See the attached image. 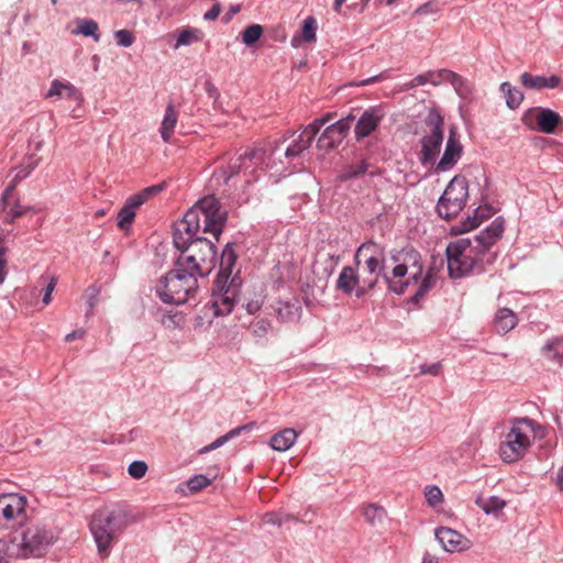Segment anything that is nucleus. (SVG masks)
<instances>
[{
  "mask_svg": "<svg viewBox=\"0 0 563 563\" xmlns=\"http://www.w3.org/2000/svg\"><path fill=\"white\" fill-rule=\"evenodd\" d=\"M503 232V222L495 220L473 239L460 238L450 242L445 251L450 277L462 278L476 266H482L484 263L493 264L496 255L489 251L501 238Z\"/></svg>",
  "mask_w": 563,
  "mask_h": 563,
  "instance_id": "1",
  "label": "nucleus"
},
{
  "mask_svg": "<svg viewBox=\"0 0 563 563\" xmlns=\"http://www.w3.org/2000/svg\"><path fill=\"white\" fill-rule=\"evenodd\" d=\"M391 260L394 267L390 272H384L383 275L388 289L397 295H402L410 287H417L411 301L418 305L424 295L434 287L435 273L432 268L424 273L422 256L415 249H404Z\"/></svg>",
  "mask_w": 563,
  "mask_h": 563,
  "instance_id": "2",
  "label": "nucleus"
},
{
  "mask_svg": "<svg viewBox=\"0 0 563 563\" xmlns=\"http://www.w3.org/2000/svg\"><path fill=\"white\" fill-rule=\"evenodd\" d=\"M227 222V212L221 209L214 196L200 199L184 218L174 225L173 240L175 246H184L197 238L199 232L211 233L219 239Z\"/></svg>",
  "mask_w": 563,
  "mask_h": 563,
  "instance_id": "3",
  "label": "nucleus"
},
{
  "mask_svg": "<svg viewBox=\"0 0 563 563\" xmlns=\"http://www.w3.org/2000/svg\"><path fill=\"white\" fill-rule=\"evenodd\" d=\"M227 222V212L221 209L214 196L200 199L184 218L174 225L173 240L175 246H184L197 238L199 232L211 233L219 239Z\"/></svg>",
  "mask_w": 563,
  "mask_h": 563,
  "instance_id": "4",
  "label": "nucleus"
},
{
  "mask_svg": "<svg viewBox=\"0 0 563 563\" xmlns=\"http://www.w3.org/2000/svg\"><path fill=\"white\" fill-rule=\"evenodd\" d=\"M544 437V429L532 419L516 418L499 444V455L505 463L521 460L536 439Z\"/></svg>",
  "mask_w": 563,
  "mask_h": 563,
  "instance_id": "5",
  "label": "nucleus"
},
{
  "mask_svg": "<svg viewBox=\"0 0 563 563\" xmlns=\"http://www.w3.org/2000/svg\"><path fill=\"white\" fill-rule=\"evenodd\" d=\"M197 288V276L177 263L175 269L158 280L156 294L166 303L183 305L194 296Z\"/></svg>",
  "mask_w": 563,
  "mask_h": 563,
  "instance_id": "6",
  "label": "nucleus"
},
{
  "mask_svg": "<svg viewBox=\"0 0 563 563\" xmlns=\"http://www.w3.org/2000/svg\"><path fill=\"white\" fill-rule=\"evenodd\" d=\"M181 251L177 263L196 276H208L216 266L217 252L212 242L205 238H194L184 246H176Z\"/></svg>",
  "mask_w": 563,
  "mask_h": 563,
  "instance_id": "7",
  "label": "nucleus"
},
{
  "mask_svg": "<svg viewBox=\"0 0 563 563\" xmlns=\"http://www.w3.org/2000/svg\"><path fill=\"white\" fill-rule=\"evenodd\" d=\"M53 540L51 530L41 525H32L23 531L20 539L14 538L9 543L0 540V553L3 552L8 558H27L40 554Z\"/></svg>",
  "mask_w": 563,
  "mask_h": 563,
  "instance_id": "8",
  "label": "nucleus"
},
{
  "mask_svg": "<svg viewBox=\"0 0 563 563\" xmlns=\"http://www.w3.org/2000/svg\"><path fill=\"white\" fill-rule=\"evenodd\" d=\"M126 527V514L121 509L98 510L90 522V530L102 558L110 553L115 534Z\"/></svg>",
  "mask_w": 563,
  "mask_h": 563,
  "instance_id": "9",
  "label": "nucleus"
},
{
  "mask_svg": "<svg viewBox=\"0 0 563 563\" xmlns=\"http://www.w3.org/2000/svg\"><path fill=\"white\" fill-rule=\"evenodd\" d=\"M355 260L360 269L362 285L358 288V298H362L368 290L373 289L380 275H384V253L374 242L362 244L355 254Z\"/></svg>",
  "mask_w": 563,
  "mask_h": 563,
  "instance_id": "10",
  "label": "nucleus"
},
{
  "mask_svg": "<svg viewBox=\"0 0 563 563\" xmlns=\"http://www.w3.org/2000/svg\"><path fill=\"white\" fill-rule=\"evenodd\" d=\"M468 197V184L465 177L455 176L439 199L437 210L441 218L450 220L464 208Z\"/></svg>",
  "mask_w": 563,
  "mask_h": 563,
  "instance_id": "11",
  "label": "nucleus"
},
{
  "mask_svg": "<svg viewBox=\"0 0 563 563\" xmlns=\"http://www.w3.org/2000/svg\"><path fill=\"white\" fill-rule=\"evenodd\" d=\"M27 498L11 493L0 495V528L10 529L26 520Z\"/></svg>",
  "mask_w": 563,
  "mask_h": 563,
  "instance_id": "12",
  "label": "nucleus"
},
{
  "mask_svg": "<svg viewBox=\"0 0 563 563\" xmlns=\"http://www.w3.org/2000/svg\"><path fill=\"white\" fill-rule=\"evenodd\" d=\"M426 124L430 132L421 140L422 164L433 163L440 153L443 142V118L435 111L429 113Z\"/></svg>",
  "mask_w": 563,
  "mask_h": 563,
  "instance_id": "13",
  "label": "nucleus"
},
{
  "mask_svg": "<svg viewBox=\"0 0 563 563\" xmlns=\"http://www.w3.org/2000/svg\"><path fill=\"white\" fill-rule=\"evenodd\" d=\"M161 185L150 186L140 192L129 197L118 212V227L120 230H128L134 221L136 210L148 199L161 192Z\"/></svg>",
  "mask_w": 563,
  "mask_h": 563,
  "instance_id": "14",
  "label": "nucleus"
},
{
  "mask_svg": "<svg viewBox=\"0 0 563 563\" xmlns=\"http://www.w3.org/2000/svg\"><path fill=\"white\" fill-rule=\"evenodd\" d=\"M265 152L262 148L246 150L238 157L231 159L228 166V179L240 173L251 175L264 162Z\"/></svg>",
  "mask_w": 563,
  "mask_h": 563,
  "instance_id": "15",
  "label": "nucleus"
},
{
  "mask_svg": "<svg viewBox=\"0 0 563 563\" xmlns=\"http://www.w3.org/2000/svg\"><path fill=\"white\" fill-rule=\"evenodd\" d=\"M354 117L349 115L328 126L318 140V147L332 150L338 146L351 129Z\"/></svg>",
  "mask_w": 563,
  "mask_h": 563,
  "instance_id": "16",
  "label": "nucleus"
},
{
  "mask_svg": "<svg viewBox=\"0 0 563 563\" xmlns=\"http://www.w3.org/2000/svg\"><path fill=\"white\" fill-rule=\"evenodd\" d=\"M463 152V146L460 142L457 132L454 128L450 130L446 141L444 153L439 161L435 169L438 172H446L451 169L460 159Z\"/></svg>",
  "mask_w": 563,
  "mask_h": 563,
  "instance_id": "17",
  "label": "nucleus"
},
{
  "mask_svg": "<svg viewBox=\"0 0 563 563\" xmlns=\"http://www.w3.org/2000/svg\"><path fill=\"white\" fill-rule=\"evenodd\" d=\"M435 538L448 552L463 551L470 548V541L451 528H438L435 530Z\"/></svg>",
  "mask_w": 563,
  "mask_h": 563,
  "instance_id": "18",
  "label": "nucleus"
},
{
  "mask_svg": "<svg viewBox=\"0 0 563 563\" xmlns=\"http://www.w3.org/2000/svg\"><path fill=\"white\" fill-rule=\"evenodd\" d=\"M216 287L220 292L213 303L216 307V313L221 316L229 314L232 311L236 296L234 279H232L229 285L224 282L220 285L216 283Z\"/></svg>",
  "mask_w": 563,
  "mask_h": 563,
  "instance_id": "19",
  "label": "nucleus"
},
{
  "mask_svg": "<svg viewBox=\"0 0 563 563\" xmlns=\"http://www.w3.org/2000/svg\"><path fill=\"white\" fill-rule=\"evenodd\" d=\"M383 114L376 108L366 110L355 125V136L357 140L368 136L379 125Z\"/></svg>",
  "mask_w": 563,
  "mask_h": 563,
  "instance_id": "20",
  "label": "nucleus"
},
{
  "mask_svg": "<svg viewBox=\"0 0 563 563\" xmlns=\"http://www.w3.org/2000/svg\"><path fill=\"white\" fill-rule=\"evenodd\" d=\"M520 82L523 87H526L528 89H536V90H541V89H545V88L554 89L560 86L561 77H559L556 75H552L550 77H544V76L532 75L530 73H523L520 76Z\"/></svg>",
  "mask_w": 563,
  "mask_h": 563,
  "instance_id": "21",
  "label": "nucleus"
},
{
  "mask_svg": "<svg viewBox=\"0 0 563 563\" xmlns=\"http://www.w3.org/2000/svg\"><path fill=\"white\" fill-rule=\"evenodd\" d=\"M362 285L361 277L351 266L342 268L339 278L336 280V288L346 295L352 292L358 298V288Z\"/></svg>",
  "mask_w": 563,
  "mask_h": 563,
  "instance_id": "22",
  "label": "nucleus"
},
{
  "mask_svg": "<svg viewBox=\"0 0 563 563\" xmlns=\"http://www.w3.org/2000/svg\"><path fill=\"white\" fill-rule=\"evenodd\" d=\"M536 119L539 130L548 134L554 133L558 125L563 123L560 114L551 109H539Z\"/></svg>",
  "mask_w": 563,
  "mask_h": 563,
  "instance_id": "23",
  "label": "nucleus"
},
{
  "mask_svg": "<svg viewBox=\"0 0 563 563\" xmlns=\"http://www.w3.org/2000/svg\"><path fill=\"white\" fill-rule=\"evenodd\" d=\"M236 262V254L230 244H227L220 260V271L217 276V284L220 285L222 282L228 283L231 276L232 268Z\"/></svg>",
  "mask_w": 563,
  "mask_h": 563,
  "instance_id": "24",
  "label": "nucleus"
},
{
  "mask_svg": "<svg viewBox=\"0 0 563 563\" xmlns=\"http://www.w3.org/2000/svg\"><path fill=\"white\" fill-rule=\"evenodd\" d=\"M517 316L508 308H500L495 316L494 327L496 332L506 334L517 325Z\"/></svg>",
  "mask_w": 563,
  "mask_h": 563,
  "instance_id": "25",
  "label": "nucleus"
},
{
  "mask_svg": "<svg viewBox=\"0 0 563 563\" xmlns=\"http://www.w3.org/2000/svg\"><path fill=\"white\" fill-rule=\"evenodd\" d=\"M298 438L295 429L286 428L271 438V446L275 451L284 452L290 449Z\"/></svg>",
  "mask_w": 563,
  "mask_h": 563,
  "instance_id": "26",
  "label": "nucleus"
},
{
  "mask_svg": "<svg viewBox=\"0 0 563 563\" xmlns=\"http://www.w3.org/2000/svg\"><path fill=\"white\" fill-rule=\"evenodd\" d=\"M177 120L178 112L176 111L173 103H168L159 129L161 136L164 140V142L170 141L174 134L175 126L177 124Z\"/></svg>",
  "mask_w": 563,
  "mask_h": 563,
  "instance_id": "27",
  "label": "nucleus"
},
{
  "mask_svg": "<svg viewBox=\"0 0 563 563\" xmlns=\"http://www.w3.org/2000/svg\"><path fill=\"white\" fill-rule=\"evenodd\" d=\"M316 135L310 136L309 132V125H307L301 134L298 136V140H296L291 145H289L286 150V156L287 157H295L299 155L302 151L308 148Z\"/></svg>",
  "mask_w": 563,
  "mask_h": 563,
  "instance_id": "28",
  "label": "nucleus"
},
{
  "mask_svg": "<svg viewBox=\"0 0 563 563\" xmlns=\"http://www.w3.org/2000/svg\"><path fill=\"white\" fill-rule=\"evenodd\" d=\"M254 426H255V423L251 422V423L234 428L231 431H229L227 434L214 440L209 445H206L205 448H202L199 452L202 454V453H207L212 450H216V449L220 448L221 445H223L224 443H227L232 438L240 435L243 431L252 430L254 428Z\"/></svg>",
  "mask_w": 563,
  "mask_h": 563,
  "instance_id": "29",
  "label": "nucleus"
},
{
  "mask_svg": "<svg viewBox=\"0 0 563 563\" xmlns=\"http://www.w3.org/2000/svg\"><path fill=\"white\" fill-rule=\"evenodd\" d=\"M475 503L487 515L498 516L506 507V501L497 496L489 498L478 497Z\"/></svg>",
  "mask_w": 563,
  "mask_h": 563,
  "instance_id": "30",
  "label": "nucleus"
},
{
  "mask_svg": "<svg viewBox=\"0 0 563 563\" xmlns=\"http://www.w3.org/2000/svg\"><path fill=\"white\" fill-rule=\"evenodd\" d=\"M543 355L558 363L563 362V338H554L542 347Z\"/></svg>",
  "mask_w": 563,
  "mask_h": 563,
  "instance_id": "31",
  "label": "nucleus"
},
{
  "mask_svg": "<svg viewBox=\"0 0 563 563\" xmlns=\"http://www.w3.org/2000/svg\"><path fill=\"white\" fill-rule=\"evenodd\" d=\"M77 30L73 31L74 34H82L84 36H92L96 42L100 40L98 33L99 26L95 20L91 19H78L76 21Z\"/></svg>",
  "mask_w": 563,
  "mask_h": 563,
  "instance_id": "32",
  "label": "nucleus"
},
{
  "mask_svg": "<svg viewBox=\"0 0 563 563\" xmlns=\"http://www.w3.org/2000/svg\"><path fill=\"white\" fill-rule=\"evenodd\" d=\"M363 516L369 525L376 526L384 521L386 510L380 506L371 504L363 508Z\"/></svg>",
  "mask_w": 563,
  "mask_h": 563,
  "instance_id": "33",
  "label": "nucleus"
},
{
  "mask_svg": "<svg viewBox=\"0 0 563 563\" xmlns=\"http://www.w3.org/2000/svg\"><path fill=\"white\" fill-rule=\"evenodd\" d=\"M501 91L506 93V102L510 109H516L523 100V93L516 87L508 82H503L500 86Z\"/></svg>",
  "mask_w": 563,
  "mask_h": 563,
  "instance_id": "34",
  "label": "nucleus"
},
{
  "mask_svg": "<svg viewBox=\"0 0 563 563\" xmlns=\"http://www.w3.org/2000/svg\"><path fill=\"white\" fill-rule=\"evenodd\" d=\"M202 33L198 29H184L180 31L175 48H178L181 45H190L195 42L201 41Z\"/></svg>",
  "mask_w": 563,
  "mask_h": 563,
  "instance_id": "35",
  "label": "nucleus"
},
{
  "mask_svg": "<svg viewBox=\"0 0 563 563\" xmlns=\"http://www.w3.org/2000/svg\"><path fill=\"white\" fill-rule=\"evenodd\" d=\"M263 34V27L260 24L249 25L242 33V41L245 45L251 46L260 40Z\"/></svg>",
  "mask_w": 563,
  "mask_h": 563,
  "instance_id": "36",
  "label": "nucleus"
},
{
  "mask_svg": "<svg viewBox=\"0 0 563 563\" xmlns=\"http://www.w3.org/2000/svg\"><path fill=\"white\" fill-rule=\"evenodd\" d=\"M367 163L362 161L355 165H350L346 167V169L341 174L340 178L342 180H347V179H351V178H356L363 174L366 173L367 170Z\"/></svg>",
  "mask_w": 563,
  "mask_h": 563,
  "instance_id": "37",
  "label": "nucleus"
},
{
  "mask_svg": "<svg viewBox=\"0 0 563 563\" xmlns=\"http://www.w3.org/2000/svg\"><path fill=\"white\" fill-rule=\"evenodd\" d=\"M317 22L312 16L303 21L301 29V37L305 42H313L316 40Z\"/></svg>",
  "mask_w": 563,
  "mask_h": 563,
  "instance_id": "38",
  "label": "nucleus"
},
{
  "mask_svg": "<svg viewBox=\"0 0 563 563\" xmlns=\"http://www.w3.org/2000/svg\"><path fill=\"white\" fill-rule=\"evenodd\" d=\"M448 82L454 87L461 97H466L471 92L468 82L456 73H454V78H450Z\"/></svg>",
  "mask_w": 563,
  "mask_h": 563,
  "instance_id": "39",
  "label": "nucleus"
},
{
  "mask_svg": "<svg viewBox=\"0 0 563 563\" xmlns=\"http://www.w3.org/2000/svg\"><path fill=\"white\" fill-rule=\"evenodd\" d=\"M117 44L122 47H130L135 42L134 34L129 30H118L114 32Z\"/></svg>",
  "mask_w": 563,
  "mask_h": 563,
  "instance_id": "40",
  "label": "nucleus"
},
{
  "mask_svg": "<svg viewBox=\"0 0 563 563\" xmlns=\"http://www.w3.org/2000/svg\"><path fill=\"white\" fill-rule=\"evenodd\" d=\"M147 464L143 461H134L129 465L128 473L131 477L140 479L147 472Z\"/></svg>",
  "mask_w": 563,
  "mask_h": 563,
  "instance_id": "41",
  "label": "nucleus"
},
{
  "mask_svg": "<svg viewBox=\"0 0 563 563\" xmlns=\"http://www.w3.org/2000/svg\"><path fill=\"white\" fill-rule=\"evenodd\" d=\"M211 481L203 475H196L190 478L187 483L188 488L191 492H200L210 485Z\"/></svg>",
  "mask_w": 563,
  "mask_h": 563,
  "instance_id": "42",
  "label": "nucleus"
},
{
  "mask_svg": "<svg viewBox=\"0 0 563 563\" xmlns=\"http://www.w3.org/2000/svg\"><path fill=\"white\" fill-rule=\"evenodd\" d=\"M431 84L437 86L444 81H449L450 78H454V71L449 69H441L438 71H429Z\"/></svg>",
  "mask_w": 563,
  "mask_h": 563,
  "instance_id": "43",
  "label": "nucleus"
},
{
  "mask_svg": "<svg viewBox=\"0 0 563 563\" xmlns=\"http://www.w3.org/2000/svg\"><path fill=\"white\" fill-rule=\"evenodd\" d=\"M426 499L430 506L434 507L442 501L443 494L439 487L431 486L426 490Z\"/></svg>",
  "mask_w": 563,
  "mask_h": 563,
  "instance_id": "44",
  "label": "nucleus"
},
{
  "mask_svg": "<svg viewBox=\"0 0 563 563\" xmlns=\"http://www.w3.org/2000/svg\"><path fill=\"white\" fill-rule=\"evenodd\" d=\"M440 11V5L438 1H429L427 3L421 4L415 10V14L418 15H428V14H434Z\"/></svg>",
  "mask_w": 563,
  "mask_h": 563,
  "instance_id": "45",
  "label": "nucleus"
},
{
  "mask_svg": "<svg viewBox=\"0 0 563 563\" xmlns=\"http://www.w3.org/2000/svg\"><path fill=\"white\" fill-rule=\"evenodd\" d=\"M290 519H294V517L289 516V515L284 516L278 512H267L263 517V520L265 523L277 525V526L283 525V522L288 521Z\"/></svg>",
  "mask_w": 563,
  "mask_h": 563,
  "instance_id": "46",
  "label": "nucleus"
},
{
  "mask_svg": "<svg viewBox=\"0 0 563 563\" xmlns=\"http://www.w3.org/2000/svg\"><path fill=\"white\" fill-rule=\"evenodd\" d=\"M7 266V247L4 246L3 241L0 240V284L5 280L8 274Z\"/></svg>",
  "mask_w": 563,
  "mask_h": 563,
  "instance_id": "47",
  "label": "nucleus"
},
{
  "mask_svg": "<svg viewBox=\"0 0 563 563\" xmlns=\"http://www.w3.org/2000/svg\"><path fill=\"white\" fill-rule=\"evenodd\" d=\"M332 113H327L324 117L314 120L309 124V132L311 135H317L320 129L332 119Z\"/></svg>",
  "mask_w": 563,
  "mask_h": 563,
  "instance_id": "48",
  "label": "nucleus"
},
{
  "mask_svg": "<svg viewBox=\"0 0 563 563\" xmlns=\"http://www.w3.org/2000/svg\"><path fill=\"white\" fill-rule=\"evenodd\" d=\"M63 97L75 100V101H81L82 95L81 92L71 84H64V95Z\"/></svg>",
  "mask_w": 563,
  "mask_h": 563,
  "instance_id": "49",
  "label": "nucleus"
},
{
  "mask_svg": "<svg viewBox=\"0 0 563 563\" xmlns=\"http://www.w3.org/2000/svg\"><path fill=\"white\" fill-rule=\"evenodd\" d=\"M63 95H64V82H62L57 79L53 80L51 84V88L47 91L46 97L47 98H53V97L63 98Z\"/></svg>",
  "mask_w": 563,
  "mask_h": 563,
  "instance_id": "50",
  "label": "nucleus"
},
{
  "mask_svg": "<svg viewBox=\"0 0 563 563\" xmlns=\"http://www.w3.org/2000/svg\"><path fill=\"white\" fill-rule=\"evenodd\" d=\"M485 216L482 214L481 217L478 216V210H476V213L473 218L468 217L467 218V221L463 224V230L464 231H470L472 229H475L479 225V223L482 222V219L484 218Z\"/></svg>",
  "mask_w": 563,
  "mask_h": 563,
  "instance_id": "51",
  "label": "nucleus"
},
{
  "mask_svg": "<svg viewBox=\"0 0 563 563\" xmlns=\"http://www.w3.org/2000/svg\"><path fill=\"white\" fill-rule=\"evenodd\" d=\"M57 280L55 278H52L48 285L46 286L45 294L43 297L44 305H48L52 301V294L56 287Z\"/></svg>",
  "mask_w": 563,
  "mask_h": 563,
  "instance_id": "52",
  "label": "nucleus"
},
{
  "mask_svg": "<svg viewBox=\"0 0 563 563\" xmlns=\"http://www.w3.org/2000/svg\"><path fill=\"white\" fill-rule=\"evenodd\" d=\"M440 364L439 363H435V364H431V365H422L420 367V373L421 374H430L432 376H438L440 374Z\"/></svg>",
  "mask_w": 563,
  "mask_h": 563,
  "instance_id": "53",
  "label": "nucleus"
},
{
  "mask_svg": "<svg viewBox=\"0 0 563 563\" xmlns=\"http://www.w3.org/2000/svg\"><path fill=\"white\" fill-rule=\"evenodd\" d=\"M220 13H221V7H220V4H219V3H216V4H213V5L211 7V9H210V10H208V11L205 13L203 18H205L206 20L213 21V20H216V19L220 15Z\"/></svg>",
  "mask_w": 563,
  "mask_h": 563,
  "instance_id": "54",
  "label": "nucleus"
},
{
  "mask_svg": "<svg viewBox=\"0 0 563 563\" xmlns=\"http://www.w3.org/2000/svg\"><path fill=\"white\" fill-rule=\"evenodd\" d=\"M29 210L30 207L16 206L10 210V216L12 217V219H16L26 214Z\"/></svg>",
  "mask_w": 563,
  "mask_h": 563,
  "instance_id": "55",
  "label": "nucleus"
},
{
  "mask_svg": "<svg viewBox=\"0 0 563 563\" xmlns=\"http://www.w3.org/2000/svg\"><path fill=\"white\" fill-rule=\"evenodd\" d=\"M261 306H262V301L251 300L245 305V308L249 313L254 314L261 309Z\"/></svg>",
  "mask_w": 563,
  "mask_h": 563,
  "instance_id": "56",
  "label": "nucleus"
},
{
  "mask_svg": "<svg viewBox=\"0 0 563 563\" xmlns=\"http://www.w3.org/2000/svg\"><path fill=\"white\" fill-rule=\"evenodd\" d=\"M431 84V78L429 77V71L424 74H420L413 78V85L423 86L426 84Z\"/></svg>",
  "mask_w": 563,
  "mask_h": 563,
  "instance_id": "57",
  "label": "nucleus"
},
{
  "mask_svg": "<svg viewBox=\"0 0 563 563\" xmlns=\"http://www.w3.org/2000/svg\"><path fill=\"white\" fill-rule=\"evenodd\" d=\"M84 335H85V330H82V329L75 330V331H73V332L68 333V334L65 336V341H66V342H71V341H74V340H76V339H81V338H84Z\"/></svg>",
  "mask_w": 563,
  "mask_h": 563,
  "instance_id": "58",
  "label": "nucleus"
},
{
  "mask_svg": "<svg viewBox=\"0 0 563 563\" xmlns=\"http://www.w3.org/2000/svg\"><path fill=\"white\" fill-rule=\"evenodd\" d=\"M388 78V75L386 71L377 75V76H374V77H371V78H367L365 80H363L360 85L364 86V85H369V84H373V82H376V81H379V80H383V79H386Z\"/></svg>",
  "mask_w": 563,
  "mask_h": 563,
  "instance_id": "59",
  "label": "nucleus"
},
{
  "mask_svg": "<svg viewBox=\"0 0 563 563\" xmlns=\"http://www.w3.org/2000/svg\"><path fill=\"white\" fill-rule=\"evenodd\" d=\"M558 486L563 490V464L558 474Z\"/></svg>",
  "mask_w": 563,
  "mask_h": 563,
  "instance_id": "60",
  "label": "nucleus"
},
{
  "mask_svg": "<svg viewBox=\"0 0 563 563\" xmlns=\"http://www.w3.org/2000/svg\"><path fill=\"white\" fill-rule=\"evenodd\" d=\"M346 0H334L333 10L338 13L341 12V7Z\"/></svg>",
  "mask_w": 563,
  "mask_h": 563,
  "instance_id": "61",
  "label": "nucleus"
},
{
  "mask_svg": "<svg viewBox=\"0 0 563 563\" xmlns=\"http://www.w3.org/2000/svg\"><path fill=\"white\" fill-rule=\"evenodd\" d=\"M422 563H438V560L433 556H424Z\"/></svg>",
  "mask_w": 563,
  "mask_h": 563,
  "instance_id": "62",
  "label": "nucleus"
},
{
  "mask_svg": "<svg viewBox=\"0 0 563 563\" xmlns=\"http://www.w3.org/2000/svg\"><path fill=\"white\" fill-rule=\"evenodd\" d=\"M37 163L36 162H33L31 164L27 165V170L26 173L23 175V177L27 176L35 167H36Z\"/></svg>",
  "mask_w": 563,
  "mask_h": 563,
  "instance_id": "63",
  "label": "nucleus"
},
{
  "mask_svg": "<svg viewBox=\"0 0 563 563\" xmlns=\"http://www.w3.org/2000/svg\"><path fill=\"white\" fill-rule=\"evenodd\" d=\"M239 11H240V7L235 5V7L230 8L229 13H230V15H233V14H236Z\"/></svg>",
  "mask_w": 563,
  "mask_h": 563,
  "instance_id": "64",
  "label": "nucleus"
}]
</instances>
